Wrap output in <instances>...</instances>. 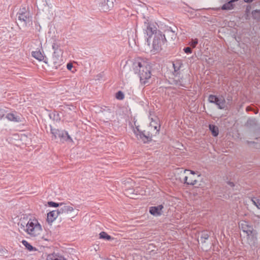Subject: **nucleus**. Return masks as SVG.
<instances>
[{
	"label": "nucleus",
	"instance_id": "10",
	"mask_svg": "<svg viewBox=\"0 0 260 260\" xmlns=\"http://www.w3.org/2000/svg\"><path fill=\"white\" fill-rule=\"evenodd\" d=\"M17 17L18 20L21 22H23V24L25 25L31 21V17L30 13H25L23 14H18Z\"/></svg>",
	"mask_w": 260,
	"mask_h": 260
},
{
	"label": "nucleus",
	"instance_id": "3",
	"mask_svg": "<svg viewBox=\"0 0 260 260\" xmlns=\"http://www.w3.org/2000/svg\"><path fill=\"white\" fill-rule=\"evenodd\" d=\"M29 235L36 237L39 235L42 229L41 225L36 219H29L24 230Z\"/></svg>",
	"mask_w": 260,
	"mask_h": 260
},
{
	"label": "nucleus",
	"instance_id": "18",
	"mask_svg": "<svg viewBox=\"0 0 260 260\" xmlns=\"http://www.w3.org/2000/svg\"><path fill=\"white\" fill-rule=\"evenodd\" d=\"M46 260H66V259L61 255L51 254L47 256Z\"/></svg>",
	"mask_w": 260,
	"mask_h": 260
},
{
	"label": "nucleus",
	"instance_id": "16",
	"mask_svg": "<svg viewBox=\"0 0 260 260\" xmlns=\"http://www.w3.org/2000/svg\"><path fill=\"white\" fill-rule=\"evenodd\" d=\"M182 66L183 63L181 60H177L173 62V66L174 70V72L177 74L178 72L180 70Z\"/></svg>",
	"mask_w": 260,
	"mask_h": 260
},
{
	"label": "nucleus",
	"instance_id": "36",
	"mask_svg": "<svg viewBox=\"0 0 260 260\" xmlns=\"http://www.w3.org/2000/svg\"><path fill=\"white\" fill-rule=\"evenodd\" d=\"M6 249H4L3 247H2L0 246V253H1L2 254H3V255H4V254H5V253H6Z\"/></svg>",
	"mask_w": 260,
	"mask_h": 260
},
{
	"label": "nucleus",
	"instance_id": "27",
	"mask_svg": "<svg viewBox=\"0 0 260 260\" xmlns=\"http://www.w3.org/2000/svg\"><path fill=\"white\" fill-rule=\"evenodd\" d=\"M166 34L167 36H171L172 39H175L176 37V34H175V31L172 30H167L166 31Z\"/></svg>",
	"mask_w": 260,
	"mask_h": 260
},
{
	"label": "nucleus",
	"instance_id": "24",
	"mask_svg": "<svg viewBox=\"0 0 260 260\" xmlns=\"http://www.w3.org/2000/svg\"><path fill=\"white\" fill-rule=\"evenodd\" d=\"M48 205L49 207H58L62 206L63 205V203H55L52 201H50L48 202Z\"/></svg>",
	"mask_w": 260,
	"mask_h": 260
},
{
	"label": "nucleus",
	"instance_id": "45",
	"mask_svg": "<svg viewBox=\"0 0 260 260\" xmlns=\"http://www.w3.org/2000/svg\"><path fill=\"white\" fill-rule=\"evenodd\" d=\"M150 127H151V128H152V124H151Z\"/></svg>",
	"mask_w": 260,
	"mask_h": 260
},
{
	"label": "nucleus",
	"instance_id": "6",
	"mask_svg": "<svg viewBox=\"0 0 260 260\" xmlns=\"http://www.w3.org/2000/svg\"><path fill=\"white\" fill-rule=\"evenodd\" d=\"M208 101L216 104L219 109H223L225 108V101L223 96L218 98L216 95L210 94L208 97Z\"/></svg>",
	"mask_w": 260,
	"mask_h": 260
},
{
	"label": "nucleus",
	"instance_id": "14",
	"mask_svg": "<svg viewBox=\"0 0 260 260\" xmlns=\"http://www.w3.org/2000/svg\"><path fill=\"white\" fill-rule=\"evenodd\" d=\"M110 2L108 0H101L99 3V7L101 8V10L103 11H107L110 9V6L108 3Z\"/></svg>",
	"mask_w": 260,
	"mask_h": 260
},
{
	"label": "nucleus",
	"instance_id": "12",
	"mask_svg": "<svg viewBox=\"0 0 260 260\" xmlns=\"http://www.w3.org/2000/svg\"><path fill=\"white\" fill-rule=\"evenodd\" d=\"M59 215H60V214L58 212V209L49 212L47 214L48 221L51 222H53Z\"/></svg>",
	"mask_w": 260,
	"mask_h": 260
},
{
	"label": "nucleus",
	"instance_id": "4",
	"mask_svg": "<svg viewBox=\"0 0 260 260\" xmlns=\"http://www.w3.org/2000/svg\"><path fill=\"white\" fill-rule=\"evenodd\" d=\"M133 132L137 139L144 143H149L152 140L153 135L149 131H141L139 125L133 127Z\"/></svg>",
	"mask_w": 260,
	"mask_h": 260
},
{
	"label": "nucleus",
	"instance_id": "26",
	"mask_svg": "<svg viewBox=\"0 0 260 260\" xmlns=\"http://www.w3.org/2000/svg\"><path fill=\"white\" fill-rule=\"evenodd\" d=\"M251 201L253 204L256 206L258 209H260V199L253 198Z\"/></svg>",
	"mask_w": 260,
	"mask_h": 260
},
{
	"label": "nucleus",
	"instance_id": "34",
	"mask_svg": "<svg viewBox=\"0 0 260 260\" xmlns=\"http://www.w3.org/2000/svg\"><path fill=\"white\" fill-rule=\"evenodd\" d=\"M176 85L178 86L185 87L180 80H176Z\"/></svg>",
	"mask_w": 260,
	"mask_h": 260
},
{
	"label": "nucleus",
	"instance_id": "13",
	"mask_svg": "<svg viewBox=\"0 0 260 260\" xmlns=\"http://www.w3.org/2000/svg\"><path fill=\"white\" fill-rule=\"evenodd\" d=\"M209 233L207 231H202L198 234V238H200V240L202 244L206 242V241L209 239Z\"/></svg>",
	"mask_w": 260,
	"mask_h": 260
},
{
	"label": "nucleus",
	"instance_id": "9",
	"mask_svg": "<svg viewBox=\"0 0 260 260\" xmlns=\"http://www.w3.org/2000/svg\"><path fill=\"white\" fill-rule=\"evenodd\" d=\"M164 208L162 205L157 206H151L149 208L150 213L155 216H158L162 214V209Z\"/></svg>",
	"mask_w": 260,
	"mask_h": 260
},
{
	"label": "nucleus",
	"instance_id": "5",
	"mask_svg": "<svg viewBox=\"0 0 260 260\" xmlns=\"http://www.w3.org/2000/svg\"><path fill=\"white\" fill-rule=\"evenodd\" d=\"M50 132L52 135L51 138L52 140H56L59 138L61 142L68 140L72 141L68 132L65 131L52 128L50 126Z\"/></svg>",
	"mask_w": 260,
	"mask_h": 260
},
{
	"label": "nucleus",
	"instance_id": "32",
	"mask_svg": "<svg viewBox=\"0 0 260 260\" xmlns=\"http://www.w3.org/2000/svg\"><path fill=\"white\" fill-rule=\"evenodd\" d=\"M183 51H184L185 53H186L187 54H189L192 52V49L189 47H185L183 49Z\"/></svg>",
	"mask_w": 260,
	"mask_h": 260
},
{
	"label": "nucleus",
	"instance_id": "33",
	"mask_svg": "<svg viewBox=\"0 0 260 260\" xmlns=\"http://www.w3.org/2000/svg\"><path fill=\"white\" fill-rule=\"evenodd\" d=\"M197 180H196V179H191V180H190L189 181H188V183H187V184L188 185H194L196 184H197Z\"/></svg>",
	"mask_w": 260,
	"mask_h": 260
},
{
	"label": "nucleus",
	"instance_id": "40",
	"mask_svg": "<svg viewBox=\"0 0 260 260\" xmlns=\"http://www.w3.org/2000/svg\"><path fill=\"white\" fill-rule=\"evenodd\" d=\"M228 184L231 187H234L235 185L234 183L233 182L229 181L228 182Z\"/></svg>",
	"mask_w": 260,
	"mask_h": 260
},
{
	"label": "nucleus",
	"instance_id": "11",
	"mask_svg": "<svg viewBox=\"0 0 260 260\" xmlns=\"http://www.w3.org/2000/svg\"><path fill=\"white\" fill-rule=\"evenodd\" d=\"M60 214H68L74 211V209L72 206L67 205L63 203V205L58 209Z\"/></svg>",
	"mask_w": 260,
	"mask_h": 260
},
{
	"label": "nucleus",
	"instance_id": "44",
	"mask_svg": "<svg viewBox=\"0 0 260 260\" xmlns=\"http://www.w3.org/2000/svg\"><path fill=\"white\" fill-rule=\"evenodd\" d=\"M190 174H195L196 173L193 171H190Z\"/></svg>",
	"mask_w": 260,
	"mask_h": 260
},
{
	"label": "nucleus",
	"instance_id": "21",
	"mask_svg": "<svg viewBox=\"0 0 260 260\" xmlns=\"http://www.w3.org/2000/svg\"><path fill=\"white\" fill-rule=\"evenodd\" d=\"M99 235L100 239H103L108 241H110L112 239L110 235H108L107 233L105 232H101Z\"/></svg>",
	"mask_w": 260,
	"mask_h": 260
},
{
	"label": "nucleus",
	"instance_id": "20",
	"mask_svg": "<svg viewBox=\"0 0 260 260\" xmlns=\"http://www.w3.org/2000/svg\"><path fill=\"white\" fill-rule=\"evenodd\" d=\"M209 127L210 131L211 132L212 136L214 137L217 136L219 133L218 127L213 124H210Z\"/></svg>",
	"mask_w": 260,
	"mask_h": 260
},
{
	"label": "nucleus",
	"instance_id": "7",
	"mask_svg": "<svg viewBox=\"0 0 260 260\" xmlns=\"http://www.w3.org/2000/svg\"><path fill=\"white\" fill-rule=\"evenodd\" d=\"M240 229L244 233L247 234L248 237H253L255 234V231L252 225L246 221H242L239 225Z\"/></svg>",
	"mask_w": 260,
	"mask_h": 260
},
{
	"label": "nucleus",
	"instance_id": "47",
	"mask_svg": "<svg viewBox=\"0 0 260 260\" xmlns=\"http://www.w3.org/2000/svg\"><path fill=\"white\" fill-rule=\"evenodd\" d=\"M258 218H260V216H258Z\"/></svg>",
	"mask_w": 260,
	"mask_h": 260
},
{
	"label": "nucleus",
	"instance_id": "28",
	"mask_svg": "<svg viewBox=\"0 0 260 260\" xmlns=\"http://www.w3.org/2000/svg\"><path fill=\"white\" fill-rule=\"evenodd\" d=\"M188 44L191 47L194 48L196 47L197 45L198 44V39H191Z\"/></svg>",
	"mask_w": 260,
	"mask_h": 260
},
{
	"label": "nucleus",
	"instance_id": "39",
	"mask_svg": "<svg viewBox=\"0 0 260 260\" xmlns=\"http://www.w3.org/2000/svg\"><path fill=\"white\" fill-rule=\"evenodd\" d=\"M246 110L247 111H253V108L251 107L248 106L246 108Z\"/></svg>",
	"mask_w": 260,
	"mask_h": 260
},
{
	"label": "nucleus",
	"instance_id": "22",
	"mask_svg": "<svg viewBox=\"0 0 260 260\" xmlns=\"http://www.w3.org/2000/svg\"><path fill=\"white\" fill-rule=\"evenodd\" d=\"M22 244L26 247V249H27L29 251H33L34 250H36V248L34 247L30 244H29L27 241L26 240H22Z\"/></svg>",
	"mask_w": 260,
	"mask_h": 260
},
{
	"label": "nucleus",
	"instance_id": "38",
	"mask_svg": "<svg viewBox=\"0 0 260 260\" xmlns=\"http://www.w3.org/2000/svg\"><path fill=\"white\" fill-rule=\"evenodd\" d=\"M4 115V111L2 109H0V118H2Z\"/></svg>",
	"mask_w": 260,
	"mask_h": 260
},
{
	"label": "nucleus",
	"instance_id": "23",
	"mask_svg": "<svg viewBox=\"0 0 260 260\" xmlns=\"http://www.w3.org/2000/svg\"><path fill=\"white\" fill-rule=\"evenodd\" d=\"M252 16L253 19L260 21V10H255L252 12Z\"/></svg>",
	"mask_w": 260,
	"mask_h": 260
},
{
	"label": "nucleus",
	"instance_id": "41",
	"mask_svg": "<svg viewBox=\"0 0 260 260\" xmlns=\"http://www.w3.org/2000/svg\"><path fill=\"white\" fill-rule=\"evenodd\" d=\"M226 100L229 101V102H231L232 101V96L231 95H229L228 96L227 98H226Z\"/></svg>",
	"mask_w": 260,
	"mask_h": 260
},
{
	"label": "nucleus",
	"instance_id": "43",
	"mask_svg": "<svg viewBox=\"0 0 260 260\" xmlns=\"http://www.w3.org/2000/svg\"><path fill=\"white\" fill-rule=\"evenodd\" d=\"M252 111H253L255 114H257L258 113V110L257 109L256 110L253 109Z\"/></svg>",
	"mask_w": 260,
	"mask_h": 260
},
{
	"label": "nucleus",
	"instance_id": "30",
	"mask_svg": "<svg viewBox=\"0 0 260 260\" xmlns=\"http://www.w3.org/2000/svg\"><path fill=\"white\" fill-rule=\"evenodd\" d=\"M52 49L54 50V53H61V50L59 49V46L56 43L53 44Z\"/></svg>",
	"mask_w": 260,
	"mask_h": 260
},
{
	"label": "nucleus",
	"instance_id": "31",
	"mask_svg": "<svg viewBox=\"0 0 260 260\" xmlns=\"http://www.w3.org/2000/svg\"><path fill=\"white\" fill-rule=\"evenodd\" d=\"M25 13H29V12L28 11V8H26L25 7H22V8H20L18 12L17 13L18 14H23Z\"/></svg>",
	"mask_w": 260,
	"mask_h": 260
},
{
	"label": "nucleus",
	"instance_id": "2",
	"mask_svg": "<svg viewBox=\"0 0 260 260\" xmlns=\"http://www.w3.org/2000/svg\"><path fill=\"white\" fill-rule=\"evenodd\" d=\"M134 70L136 73L138 74L142 84L145 85L150 83L151 66L148 62L139 58L134 63Z\"/></svg>",
	"mask_w": 260,
	"mask_h": 260
},
{
	"label": "nucleus",
	"instance_id": "1",
	"mask_svg": "<svg viewBox=\"0 0 260 260\" xmlns=\"http://www.w3.org/2000/svg\"><path fill=\"white\" fill-rule=\"evenodd\" d=\"M144 27L145 34L147 36L146 39L148 45H150V39L153 35V51L155 53L159 52L162 49V46L166 42L165 35L157 29L155 24L149 22L148 20L144 22Z\"/></svg>",
	"mask_w": 260,
	"mask_h": 260
},
{
	"label": "nucleus",
	"instance_id": "42",
	"mask_svg": "<svg viewBox=\"0 0 260 260\" xmlns=\"http://www.w3.org/2000/svg\"><path fill=\"white\" fill-rule=\"evenodd\" d=\"M188 177L187 176H185L184 178V183H186L187 184V183L188 182L187 181Z\"/></svg>",
	"mask_w": 260,
	"mask_h": 260
},
{
	"label": "nucleus",
	"instance_id": "8",
	"mask_svg": "<svg viewBox=\"0 0 260 260\" xmlns=\"http://www.w3.org/2000/svg\"><path fill=\"white\" fill-rule=\"evenodd\" d=\"M6 118L10 121L15 122H20L23 121V118L20 114L10 113L7 114Z\"/></svg>",
	"mask_w": 260,
	"mask_h": 260
},
{
	"label": "nucleus",
	"instance_id": "46",
	"mask_svg": "<svg viewBox=\"0 0 260 260\" xmlns=\"http://www.w3.org/2000/svg\"><path fill=\"white\" fill-rule=\"evenodd\" d=\"M186 171V170H184V172L185 173Z\"/></svg>",
	"mask_w": 260,
	"mask_h": 260
},
{
	"label": "nucleus",
	"instance_id": "25",
	"mask_svg": "<svg viewBox=\"0 0 260 260\" xmlns=\"http://www.w3.org/2000/svg\"><path fill=\"white\" fill-rule=\"evenodd\" d=\"M257 121L255 118H249L246 123L247 126H253L256 124Z\"/></svg>",
	"mask_w": 260,
	"mask_h": 260
},
{
	"label": "nucleus",
	"instance_id": "19",
	"mask_svg": "<svg viewBox=\"0 0 260 260\" xmlns=\"http://www.w3.org/2000/svg\"><path fill=\"white\" fill-rule=\"evenodd\" d=\"M31 55L36 59L42 61L44 59V55L40 51H32Z\"/></svg>",
	"mask_w": 260,
	"mask_h": 260
},
{
	"label": "nucleus",
	"instance_id": "37",
	"mask_svg": "<svg viewBox=\"0 0 260 260\" xmlns=\"http://www.w3.org/2000/svg\"><path fill=\"white\" fill-rule=\"evenodd\" d=\"M159 127H160L159 125L158 126H153L154 130H156L155 134H156L157 133H158V132L159 131Z\"/></svg>",
	"mask_w": 260,
	"mask_h": 260
},
{
	"label": "nucleus",
	"instance_id": "15",
	"mask_svg": "<svg viewBox=\"0 0 260 260\" xmlns=\"http://www.w3.org/2000/svg\"><path fill=\"white\" fill-rule=\"evenodd\" d=\"M61 53H54L53 54V60L54 65H56V67L57 68V66H60L61 62V57L60 56Z\"/></svg>",
	"mask_w": 260,
	"mask_h": 260
},
{
	"label": "nucleus",
	"instance_id": "29",
	"mask_svg": "<svg viewBox=\"0 0 260 260\" xmlns=\"http://www.w3.org/2000/svg\"><path fill=\"white\" fill-rule=\"evenodd\" d=\"M124 95L121 91H118L116 93V98L117 100H122L124 99Z\"/></svg>",
	"mask_w": 260,
	"mask_h": 260
},
{
	"label": "nucleus",
	"instance_id": "17",
	"mask_svg": "<svg viewBox=\"0 0 260 260\" xmlns=\"http://www.w3.org/2000/svg\"><path fill=\"white\" fill-rule=\"evenodd\" d=\"M236 0H231L229 2L224 4L222 7L221 9L223 10H232L234 8L233 3Z\"/></svg>",
	"mask_w": 260,
	"mask_h": 260
},
{
	"label": "nucleus",
	"instance_id": "35",
	"mask_svg": "<svg viewBox=\"0 0 260 260\" xmlns=\"http://www.w3.org/2000/svg\"><path fill=\"white\" fill-rule=\"evenodd\" d=\"M67 69H68L69 70H70V71H72V72H73H73H74V71H72V69H73V66L72 63H68L67 64Z\"/></svg>",
	"mask_w": 260,
	"mask_h": 260
}]
</instances>
